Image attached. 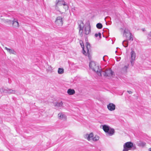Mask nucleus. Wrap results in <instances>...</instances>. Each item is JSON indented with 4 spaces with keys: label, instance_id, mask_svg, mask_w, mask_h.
I'll list each match as a JSON object with an SVG mask.
<instances>
[{
    "label": "nucleus",
    "instance_id": "obj_1",
    "mask_svg": "<svg viewBox=\"0 0 151 151\" xmlns=\"http://www.w3.org/2000/svg\"><path fill=\"white\" fill-rule=\"evenodd\" d=\"M69 9L68 4L64 0H56L55 9L61 14L65 13Z\"/></svg>",
    "mask_w": 151,
    "mask_h": 151
},
{
    "label": "nucleus",
    "instance_id": "obj_2",
    "mask_svg": "<svg viewBox=\"0 0 151 151\" xmlns=\"http://www.w3.org/2000/svg\"><path fill=\"white\" fill-rule=\"evenodd\" d=\"M79 24V33L81 36L83 35V32L86 35H88L91 33V27L89 24H86L84 25L82 21H80Z\"/></svg>",
    "mask_w": 151,
    "mask_h": 151
},
{
    "label": "nucleus",
    "instance_id": "obj_3",
    "mask_svg": "<svg viewBox=\"0 0 151 151\" xmlns=\"http://www.w3.org/2000/svg\"><path fill=\"white\" fill-rule=\"evenodd\" d=\"M89 67L93 71L95 72L99 76H101V69L99 65L95 62L91 61L89 64Z\"/></svg>",
    "mask_w": 151,
    "mask_h": 151
},
{
    "label": "nucleus",
    "instance_id": "obj_4",
    "mask_svg": "<svg viewBox=\"0 0 151 151\" xmlns=\"http://www.w3.org/2000/svg\"><path fill=\"white\" fill-rule=\"evenodd\" d=\"M102 75L104 77L108 78L113 77L114 76V72L111 68H108L103 70H101V76Z\"/></svg>",
    "mask_w": 151,
    "mask_h": 151
},
{
    "label": "nucleus",
    "instance_id": "obj_5",
    "mask_svg": "<svg viewBox=\"0 0 151 151\" xmlns=\"http://www.w3.org/2000/svg\"><path fill=\"white\" fill-rule=\"evenodd\" d=\"M135 150L136 147L134 144L131 142H126L123 145V149L122 151H128L129 150Z\"/></svg>",
    "mask_w": 151,
    "mask_h": 151
},
{
    "label": "nucleus",
    "instance_id": "obj_6",
    "mask_svg": "<svg viewBox=\"0 0 151 151\" xmlns=\"http://www.w3.org/2000/svg\"><path fill=\"white\" fill-rule=\"evenodd\" d=\"M80 44L81 46L83 49L82 53L85 56L88 55L89 57V50L90 48V45L89 43L86 42V45L85 50V49L84 45L83 43L82 42H81V41H80Z\"/></svg>",
    "mask_w": 151,
    "mask_h": 151
},
{
    "label": "nucleus",
    "instance_id": "obj_7",
    "mask_svg": "<svg viewBox=\"0 0 151 151\" xmlns=\"http://www.w3.org/2000/svg\"><path fill=\"white\" fill-rule=\"evenodd\" d=\"M102 126L103 129L105 133L106 132H108V130H110V132L109 133V136H111L114 134L115 131L114 129L111 128L109 126L107 125H103Z\"/></svg>",
    "mask_w": 151,
    "mask_h": 151
},
{
    "label": "nucleus",
    "instance_id": "obj_8",
    "mask_svg": "<svg viewBox=\"0 0 151 151\" xmlns=\"http://www.w3.org/2000/svg\"><path fill=\"white\" fill-rule=\"evenodd\" d=\"M123 36L125 37L126 40L132 41L133 37L130 31L127 29H125L123 33Z\"/></svg>",
    "mask_w": 151,
    "mask_h": 151
},
{
    "label": "nucleus",
    "instance_id": "obj_9",
    "mask_svg": "<svg viewBox=\"0 0 151 151\" xmlns=\"http://www.w3.org/2000/svg\"><path fill=\"white\" fill-rule=\"evenodd\" d=\"M55 22L58 26H62L63 23V18L59 16L56 18Z\"/></svg>",
    "mask_w": 151,
    "mask_h": 151
},
{
    "label": "nucleus",
    "instance_id": "obj_10",
    "mask_svg": "<svg viewBox=\"0 0 151 151\" xmlns=\"http://www.w3.org/2000/svg\"><path fill=\"white\" fill-rule=\"evenodd\" d=\"M12 21V25L13 27L15 28H17L19 27V24L17 21V20L15 19H13Z\"/></svg>",
    "mask_w": 151,
    "mask_h": 151
},
{
    "label": "nucleus",
    "instance_id": "obj_11",
    "mask_svg": "<svg viewBox=\"0 0 151 151\" xmlns=\"http://www.w3.org/2000/svg\"><path fill=\"white\" fill-rule=\"evenodd\" d=\"M93 137V133H91L89 134H86L84 135V138L88 141H92Z\"/></svg>",
    "mask_w": 151,
    "mask_h": 151
},
{
    "label": "nucleus",
    "instance_id": "obj_12",
    "mask_svg": "<svg viewBox=\"0 0 151 151\" xmlns=\"http://www.w3.org/2000/svg\"><path fill=\"white\" fill-rule=\"evenodd\" d=\"M58 117L59 119L63 121H65L67 119L66 116L63 113H59L58 114Z\"/></svg>",
    "mask_w": 151,
    "mask_h": 151
},
{
    "label": "nucleus",
    "instance_id": "obj_13",
    "mask_svg": "<svg viewBox=\"0 0 151 151\" xmlns=\"http://www.w3.org/2000/svg\"><path fill=\"white\" fill-rule=\"evenodd\" d=\"M116 106L113 103H109L107 105V108L110 111H113L115 110Z\"/></svg>",
    "mask_w": 151,
    "mask_h": 151
},
{
    "label": "nucleus",
    "instance_id": "obj_14",
    "mask_svg": "<svg viewBox=\"0 0 151 151\" xmlns=\"http://www.w3.org/2000/svg\"><path fill=\"white\" fill-rule=\"evenodd\" d=\"M131 63L132 64L133 62L134 61L135 59L136 55L135 52L133 50H132L131 52Z\"/></svg>",
    "mask_w": 151,
    "mask_h": 151
},
{
    "label": "nucleus",
    "instance_id": "obj_15",
    "mask_svg": "<svg viewBox=\"0 0 151 151\" xmlns=\"http://www.w3.org/2000/svg\"><path fill=\"white\" fill-rule=\"evenodd\" d=\"M128 68V65L124 66L121 69V72L122 73L125 74L127 73V70Z\"/></svg>",
    "mask_w": 151,
    "mask_h": 151
},
{
    "label": "nucleus",
    "instance_id": "obj_16",
    "mask_svg": "<svg viewBox=\"0 0 151 151\" xmlns=\"http://www.w3.org/2000/svg\"><path fill=\"white\" fill-rule=\"evenodd\" d=\"M70 95H72L75 93V91L73 89H69L67 92Z\"/></svg>",
    "mask_w": 151,
    "mask_h": 151
},
{
    "label": "nucleus",
    "instance_id": "obj_17",
    "mask_svg": "<svg viewBox=\"0 0 151 151\" xmlns=\"http://www.w3.org/2000/svg\"><path fill=\"white\" fill-rule=\"evenodd\" d=\"M146 145V143L144 142L140 141L138 143L137 145L139 147H144Z\"/></svg>",
    "mask_w": 151,
    "mask_h": 151
},
{
    "label": "nucleus",
    "instance_id": "obj_18",
    "mask_svg": "<svg viewBox=\"0 0 151 151\" xmlns=\"http://www.w3.org/2000/svg\"><path fill=\"white\" fill-rule=\"evenodd\" d=\"M128 40H124L122 43L123 45L125 47H127L128 46Z\"/></svg>",
    "mask_w": 151,
    "mask_h": 151
},
{
    "label": "nucleus",
    "instance_id": "obj_19",
    "mask_svg": "<svg viewBox=\"0 0 151 151\" xmlns=\"http://www.w3.org/2000/svg\"><path fill=\"white\" fill-rule=\"evenodd\" d=\"M99 137L96 135L94 136L93 135V137L92 138V141H96L99 140Z\"/></svg>",
    "mask_w": 151,
    "mask_h": 151
},
{
    "label": "nucleus",
    "instance_id": "obj_20",
    "mask_svg": "<svg viewBox=\"0 0 151 151\" xmlns=\"http://www.w3.org/2000/svg\"><path fill=\"white\" fill-rule=\"evenodd\" d=\"M55 106L58 107H63V103L62 101L57 102L56 104L55 105Z\"/></svg>",
    "mask_w": 151,
    "mask_h": 151
},
{
    "label": "nucleus",
    "instance_id": "obj_21",
    "mask_svg": "<svg viewBox=\"0 0 151 151\" xmlns=\"http://www.w3.org/2000/svg\"><path fill=\"white\" fill-rule=\"evenodd\" d=\"M58 72L59 74H63L64 72V69L63 68H59Z\"/></svg>",
    "mask_w": 151,
    "mask_h": 151
},
{
    "label": "nucleus",
    "instance_id": "obj_22",
    "mask_svg": "<svg viewBox=\"0 0 151 151\" xmlns=\"http://www.w3.org/2000/svg\"><path fill=\"white\" fill-rule=\"evenodd\" d=\"M97 28L99 29H101L102 28V25L101 23H98L96 25Z\"/></svg>",
    "mask_w": 151,
    "mask_h": 151
},
{
    "label": "nucleus",
    "instance_id": "obj_23",
    "mask_svg": "<svg viewBox=\"0 0 151 151\" xmlns=\"http://www.w3.org/2000/svg\"><path fill=\"white\" fill-rule=\"evenodd\" d=\"M10 54H12L14 55H16V52L13 49H10Z\"/></svg>",
    "mask_w": 151,
    "mask_h": 151
},
{
    "label": "nucleus",
    "instance_id": "obj_24",
    "mask_svg": "<svg viewBox=\"0 0 151 151\" xmlns=\"http://www.w3.org/2000/svg\"><path fill=\"white\" fill-rule=\"evenodd\" d=\"M101 34L99 32L98 33V34H97V33L95 34V36L96 37H97L98 36H99V37L100 38H101Z\"/></svg>",
    "mask_w": 151,
    "mask_h": 151
},
{
    "label": "nucleus",
    "instance_id": "obj_25",
    "mask_svg": "<svg viewBox=\"0 0 151 151\" xmlns=\"http://www.w3.org/2000/svg\"><path fill=\"white\" fill-rule=\"evenodd\" d=\"M147 37L148 38L151 37V31L148 33L147 34Z\"/></svg>",
    "mask_w": 151,
    "mask_h": 151
},
{
    "label": "nucleus",
    "instance_id": "obj_26",
    "mask_svg": "<svg viewBox=\"0 0 151 151\" xmlns=\"http://www.w3.org/2000/svg\"><path fill=\"white\" fill-rule=\"evenodd\" d=\"M15 93V91L10 89V93Z\"/></svg>",
    "mask_w": 151,
    "mask_h": 151
},
{
    "label": "nucleus",
    "instance_id": "obj_27",
    "mask_svg": "<svg viewBox=\"0 0 151 151\" xmlns=\"http://www.w3.org/2000/svg\"><path fill=\"white\" fill-rule=\"evenodd\" d=\"M5 49L8 52L9 51V49L7 48L6 47H5Z\"/></svg>",
    "mask_w": 151,
    "mask_h": 151
},
{
    "label": "nucleus",
    "instance_id": "obj_28",
    "mask_svg": "<svg viewBox=\"0 0 151 151\" xmlns=\"http://www.w3.org/2000/svg\"><path fill=\"white\" fill-rule=\"evenodd\" d=\"M110 132V130H108V132H106V133L109 136V133Z\"/></svg>",
    "mask_w": 151,
    "mask_h": 151
},
{
    "label": "nucleus",
    "instance_id": "obj_29",
    "mask_svg": "<svg viewBox=\"0 0 151 151\" xmlns=\"http://www.w3.org/2000/svg\"><path fill=\"white\" fill-rule=\"evenodd\" d=\"M127 92L129 94H131L132 93V92L131 91H128Z\"/></svg>",
    "mask_w": 151,
    "mask_h": 151
},
{
    "label": "nucleus",
    "instance_id": "obj_30",
    "mask_svg": "<svg viewBox=\"0 0 151 151\" xmlns=\"http://www.w3.org/2000/svg\"><path fill=\"white\" fill-rule=\"evenodd\" d=\"M149 151H151V148H150L149 149Z\"/></svg>",
    "mask_w": 151,
    "mask_h": 151
},
{
    "label": "nucleus",
    "instance_id": "obj_31",
    "mask_svg": "<svg viewBox=\"0 0 151 151\" xmlns=\"http://www.w3.org/2000/svg\"><path fill=\"white\" fill-rule=\"evenodd\" d=\"M104 57H105V56H104L103 57V60H104V61H106V60H104Z\"/></svg>",
    "mask_w": 151,
    "mask_h": 151
}]
</instances>
